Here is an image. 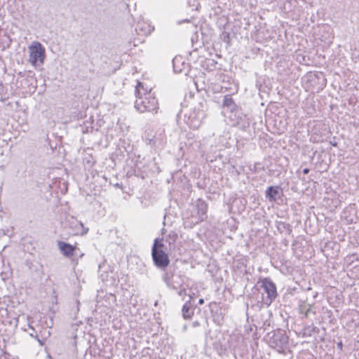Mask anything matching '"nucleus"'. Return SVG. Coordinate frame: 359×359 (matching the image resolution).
Wrapping results in <instances>:
<instances>
[{"instance_id":"nucleus-15","label":"nucleus","mask_w":359,"mask_h":359,"mask_svg":"<svg viewBox=\"0 0 359 359\" xmlns=\"http://www.w3.org/2000/svg\"><path fill=\"white\" fill-rule=\"evenodd\" d=\"M337 346H341V344H337Z\"/></svg>"},{"instance_id":"nucleus-6","label":"nucleus","mask_w":359,"mask_h":359,"mask_svg":"<svg viewBox=\"0 0 359 359\" xmlns=\"http://www.w3.org/2000/svg\"><path fill=\"white\" fill-rule=\"evenodd\" d=\"M278 194V189L277 187H269L266 190V196L269 198L270 201H275L276 199V196Z\"/></svg>"},{"instance_id":"nucleus-7","label":"nucleus","mask_w":359,"mask_h":359,"mask_svg":"<svg viewBox=\"0 0 359 359\" xmlns=\"http://www.w3.org/2000/svg\"><path fill=\"white\" fill-rule=\"evenodd\" d=\"M182 313L183 316L185 318H189L191 317V312H189V308L187 306V305H184L182 308Z\"/></svg>"},{"instance_id":"nucleus-12","label":"nucleus","mask_w":359,"mask_h":359,"mask_svg":"<svg viewBox=\"0 0 359 359\" xmlns=\"http://www.w3.org/2000/svg\"><path fill=\"white\" fill-rule=\"evenodd\" d=\"M204 303V300L203 299H199V304H203Z\"/></svg>"},{"instance_id":"nucleus-3","label":"nucleus","mask_w":359,"mask_h":359,"mask_svg":"<svg viewBox=\"0 0 359 359\" xmlns=\"http://www.w3.org/2000/svg\"><path fill=\"white\" fill-rule=\"evenodd\" d=\"M29 62L32 67L43 64L46 59V50L42 44L36 41H32L28 46Z\"/></svg>"},{"instance_id":"nucleus-10","label":"nucleus","mask_w":359,"mask_h":359,"mask_svg":"<svg viewBox=\"0 0 359 359\" xmlns=\"http://www.w3.org/2000/svg\"><path fill=\"white\" fill-rule=\"evenodd\" d=\"M233 102L231 98L226 97L224 99V104L226 105H230Z\"/></svg>"},{"instance_id":"nucleus-1","label":"nucleus","mask_w":359,"mask_h":359,"mask_svg":"<svg viewBox=\"0 0 359 359\" xmlns=\"http://www.w3.org/2000/svg\"><path fill=\"white\" fill-rule=\"evenodd\" d=\"M137 93L138 97L135 101V107L140 112L156 111L158 102L154 95L151 93V90L147 92V90L144 88V86L140 83L137 86Z\"/></svg>"},{"instance_id":"nucleus-11","label":"nucleus","mask_w":359,"mask_h":359,"mask_svg":"<svg viewBox=\"0 0 359 359\" xmlns=\"http://www.w3.org/2000/svg\"><path fill=\"white\" fill-rule=\"evenodd\" d=\"M170 237L172 241H175L177 238V234H175V233H172V235L170 234Z\"/></svg>"},{"instance_id":"nucleus-4","label":"nucleus","mask_w":359,"mask_h":359,"mask_svg":"<svg viewBox=\"0 0 359 359\" xmlns=\"http://www.w3.org/2000/svg\"><path fill=\"white\" fill-rule=\"evenodd\" d=\"M262 287L264 288V292L267 294V299L266 304L269 306L272 301L275 299L277 296L276 287L273 283L267 278L262 280Z\"/></svg>"},{"instance_id":"nucleus-5","label":"nucleus","mask_w":359,"mask_h":359,"mask_svg":"<svg viewBox=\"0 0 359 359\" xmlns=\"http://www.w3.org/2000/svg\"><path fill=\"white\" fill-rule=\"evenodd\" d=\"M57 246L61 253L66 257L70 258L74 256V252L77 249L76 246L64 241H58Z\"/></svg>"},{"instance_id":"nucleus-2","label":"nucleus","mask_w":359,"mask_h":359,"mask_svg":"<svg viewBox=\"0 0 359 359\" xmlns=\"http://www.w3.org/2000/svg\"><path fill=\"white\" fill-rule=\"evenodd\" d=\"M151 257L155 266L161 269H165L170 264V259L166 252V247L163 238H156L151 250Z\"/></svg>"},{"instance_id":"nucleus-9","label":"nucleus","mask_w":359,"mask_h":359,"mask_svg":"<svg viewBox=\"0 0 359 359\" xmlns=\"http://www.w3.org/2000/svg\"><path fill=\"white\" fill-rule=\"evenodd\" d=\"M80 224V226L83 229V231L81 232V235H85V234H86V233L88 232V228H84V227H83V224H82L81 222H80V224Z\"/></svg>"},{"instance_id":"nucleus-13","label":"nucleus","mask_w":359,"mask_h":359,"mask_svg":"<svg viewBox=\"0 0 359 359\" xmlns=\"http://www.w3.org/2000/svg\"><path fill=\"white\" fill-rule=\"evenodd\" d=\"M309 172V170L308 169H304V173L306 174Z\"/></svg>"},{"instance_id":"nucleus-8","label":"nucleus","mask_w":359,"mask_h":359,"mask_svg":"<svg viewBox=\"0 0 359 359\" xmlns=\"http://www.w3.org/2000/svg\"><path fill=\"white\" fill-rule=\"evenodd\" d=\"M198 205L201 206V214H202V215H205V211H206V205L203 202L199 201L198 202Z\"/></svg>"},{"instance_id":"nucleus-14","label":"nucleus","mask_w":359,"mask_h":359,"mask_svg":"<svg viewBox=\"0 0 359 359\" xmlns=\"http://www.w3.org/2000/svg\"><path fill=\"white\" fill-rule=\"evenodd\" d=\"M176 62H177V59H175V60H173L174 66L175 65Z\"/></svg>"}]
</instances>
